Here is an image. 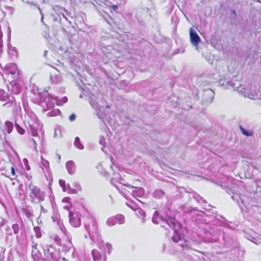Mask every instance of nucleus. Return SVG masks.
<instances>
[{"mask_svg": "<svg viewBox=\"0 0 261 261\" xmlns=\"http://www.w3.org/2000/svg\"><path fill=\"white\" fill-rule=\"evenodd\" d=\"M11 174H12L13 176L15 175V168L14 167H11Z\"/></svg>", "mask_w": 261, "mask_h": 261, "instance_id": "aec40b11", "label": "nucleus"}, {"mask_svg": "<svg viewBox=\"0 0 261 261\" xmlns=\"http://www.w3.org/2000/svg\"><path fill=\"white\" fill-rule=\"evenodd\" d=\"M5 125H7L8 126V129L7 130L8 133H10L11 130L13 129V124L11 122L9 121H6L5 122Z\"/></svg>", "mask_w": 261, "mask_h": 261, "instance_id": "ddd939ff", "label": "nucleus"}, {"mask_svg": "<svg viewBox=\"0 0 261 261\" xmlns=\"http://www.w3.org/2000/svg\"><path fill=\"white\" fill-rule=\"evenodd\" d=\"M111 7L114 11H116L118 8L117 6H116V5H112Z\"/></svg>", "mask_w": 261, "mask_h": 261, "instance_id": "412c9836", "label": "nucleus"}, {"mask_svg": "<svg viewBox=\"0 0 261 261\" xmlns=\"http://www.w3.org/2000/svg\"><path fill=\"white\" fill-rule=\"evenodd\" d=\"M72 207V205L71 204H69V205H65L63 206V208L64 210H66L69 212V214L70 213V212H71L70 211L71 207Z\"/></svg>", "mask_w": 261, "mask_h": 261, "instance_id": "f3484780", "label": "nucleus"}, {"mask_svg": "<svg viewBox=\"0 0 261 261\" xmlns=\"http://www.w3.org/2000/svg\"><path fill=\"white\" fill-rule=\"evenodd\" d=\"M240 129L242 134L246 136L249 137L253 135V133L252 130H247L245 129L242 126H240Z\"/></svg>", "mask_w": 261, "mask_h": 261, "instance_id": "9b49d317", "label": "nucleus"}, {"mask_svg": "<svg viewBox=\"0 0 261 261\" xmlns=\"http://www.w3.org/2000/svg\"><path fill=\"white\" fill-rule=\"evenodd\" d=\"M93 258L94 261H106L107 256L105 254L101 255L100 253L96 250L92 251Z\"/></svg>", "mask_w": 261, "mask_h": 261, "instance_id": "20e7f679", "label": "nucleus"}, {"mask_svg": "<svg viewBox=\"0 0 261 261\" xmlns=\"http://www.w3.org/2000/svg\"><path fill=\"white\" fill-rule=\"evenodd\" d=\"M169 225L174 230H177V229L180 228L181 227L180 224L178 222L175 221L174 219H172L170 220Z\"/></svg>", "mask_w": 261, "mask_h": 261, "instance_id": "0eeeda50", "label": "nucleus"}, {"mask_svg": "<svg viewBox=\"0 0 261 261\" xmlns=\"http://www.w3.org/2000/svg\"><path fill=\"white\" fill-rule=\"evenodd\" d=\"M8 73L11 74L16 73L17 71V66L15 63H10L8 65L7 67Z\"/></svg>", "mask_w": 261, "mask_h": 261, "instance_id": "423d86ee", "label": "nucleus"}, {"mask_svg": "<svg viewBox=\"0 0 261 261\" xmlns=\"http://www.w3.org/2000/svg\"><path fill=\"white\" fill-rule=\"evenodd\" d=\"M107 246H110V244H107Z\"/></svg>", "mask_w": 261, "mask_h": 261, "instance_id": "b1692460", "label": "nucleus"}, {"mask_svg": "<svg viewBox=\"0 0 261 261\" xmlns=\"http://www.w3.org/2000/svg\"><path fill=\"white\" fill-rule=\"evenodd\" d=\"M115 218H110L108 219L107 221V223L109 225H114L116 224V222L115 221Z\"/></svg>", "mask_w": 261, "mask_h": 261, "instance_id": "2eb2a0df", "label": "nucleus"}, {"mask_svg": "<svg viewBox=\"0 0 261 261\" xmlns=\"http://www.w3.org/2000/svg\"><path fill=\"white\" fill-rule=\"evenodd\" d=\"M10 102L11 103H12V101H10ZM8 103H9V102H8Z\"/></svg>", "mask_w": 261, "mask_h": 261, "instance_id": "5701e85b", "label": "nucleus"}, {"mask_svg": "<svg viewBox=\"0 0 261 261\" xmlns=\"http://www.w3.org/2000/svg\"><path fill=\"white\" fill-rule=\"evenodd\" d=\"M75 116L74 114H72L71 115H70L69 117V119L70 121H74L75 120Z\"/></svg>", "mask_w": 261, "mask_h": 261, "instance_id": "a211bd4d", "label": "nucleus"}, {"mask_svg": "<svg viewBox=\"0 0 261 261\" xmlns=\"http://www.w3.org/2000/svg\"><path fill=\"white\" fill-rule=\"evenodd\" d=\"M32 256L35 260H37L39 258V255L40 253L39 251L37 249V244L35 243L34 242H32Z\"/></svg>", "mask_w": 261, "mask_h": 261, "instance_id": "39448f33", "label": "nucleus"}, {"mask_svg": "<svg viewBox=\"0 0 261 261\" xmlns=\"http://www.w3.org/2000/svg\"><path fill=\"white\" fill-rule=\"evenodd\" d=\"M172 240L175 243H177L181 240V234L178 233L176 230H175L174 232Z\"/></svg>", "mask_w": 261, "mask_h": 261, "instance_id": "1a4fd4ad", "label": "nucleus"}, {"mask_svg": "<svg viewBox=\"0 0 261 261\" xmlns=\"http://www.w3.org/2000/svg\"><path fill=\"white\" fill-rule=\"evenodd\" d=\"M115 219L119 224H123L125 223V217L122 214H117L115 216Z\"/></svg>", "mask_w": 261, "mask_h": 261, "instance_id": "9d476101", "label": "nucleus"}, {"mask_svg": "<svg viewBox=\"0 0 261 261\" xmlns=\"http://www.w3.org/2000/svg\"><path fill=\"white\" fill-rule=\"evenodd\" d=\"M70 201H71V199H70V198L68 197H64V198L62 199V201H63V202H67V203H68L69 204H71V203H70Z\"/></svg>", "mask_w": 261, "mask_h": 261, "instance_id": "dca6fc26", "label": "nucleus"}, {"mask_svg": "<svg viewBox=\"0 0 261 261\" xmlns=\"http://www.w3.org/2000/svg\"><path fill=\"white\" fill-rule=\"evenodd\" d=\"M16 127L17 128V130L18 133L20 135L24 134L25 130L23 128H21L19 125L16 124Z\"/></svg>", "mask_w": 261, "mask_h": 261, "instance_id": "4468645a", "label": "nucleus"}, {"mask_svg": "<svg viewBox=\"0 0 261 261\" xmlns=\"http://www.w3.org/2000/svg\"><path fill=\"white\" fill-rule=\"evenodd\" d=\"M138 212L140 215L144 216V212L142 210H139Z\"/></svg>", "mask_w": 261, "mask_h": 261, "instance_id": "4be33fe9", "label": "nucleus"}, {"mask_svg": "<svg viewBox=\"0 0 261 261\" xmlns=\"http://www.w3.org/2000/svg\"><path fill=\"white\" fill-rule=\"evenodd\" d=\"M74 145L79 149L84 148L83 145L81 143L80 138L76 137L74 140Z\"/></svg>", "mask_w": 261, "mask_h": 261, "instance_id": "f8f14e48", "label": "nucleus"}, {"mask_svg": "<svg viewBox=\"0 0 261 261\" xmlns=\"http://www.w3.org/2000/svg\"><path fill=\"white\" fill-rule=\"evenodd\" d=\"M9 94L5 92L3 90L0 89V100L2 101H7L9 100Z\"/></svg>", "mask_w": 261, "mask_h": 261, "instance_id": "6e6552de", "label": "nucleus"}, {"mask_svg": "<svg viewBox=\"0 0 261 261\" xmlns=\"http://www.w3.org/2000/svg\"><path fill=\"white\" fill-rule=\"evenodd\" d=\"M29 188L30 189V201L34 203H38L44 200L45 193L41 191L40 189L34 186L32 182L30 183Z\"/></svg>", "mask_w": 261, "mask_h": 261, "instance_id": "f257e3e1", "label": "nucleus"}, {"mask_svg": "<svg viewBox=\"0 0 261 261\" xmlns=\"http://www.w3.org/2000/svg\"><path fill=\"white\" fill-rule=\"evenodd\" d=\"M68 216L70 224L73 227H79L81 225V218L77 215H74L72 212H70Z\"/></svg>", "mask_w": 261, "mask_h": 261, "instance_id": "f03ea898", "label": "nucleus"}, {"mask_svg": "<svg viewBox=\"0 0 261 261\" xmlns=\"http://www.w3.org/2000/svg\"><path fill=\"white\" fill-rule=\"evenodd\" d=\"M190 38L191 43L196 46H197L201 41L199 36L192 29H191L190 30Z\"/></svg>", "mask_w": 261, "mask_h": 261, "instance_id": "7ed1b4c3", "label": "nucleus"}, {"mask_svg": "<svg viewBox=\"0 0 261 261\" xmlns=\"http://www.w3.org/2000/svg\"><path fill=\"white\" fill-rule=\"evenodd\" d=\"M27 4L29 5L30 6H32V5L34 6V7L37 8L39 10H40V7H39V6L36 4H33L30 2H27Z\"/></svg>", "mask_w": 261, "mask_h": 261, "instance_id": "6ab92c4d", "label": "nucleus"}]
</instances>
